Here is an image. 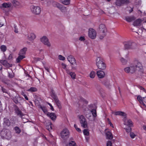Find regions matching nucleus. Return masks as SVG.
Segmentation results:
<instances>
[{
    "label": "nucleus",
    "mask_w": 146,
    "mask_h": 146,
    "mask_svg": "<svg viewBox=\"0 0 146 146\" xmlns=\"http://www.w3.org/2000/svg\"><path fill=\"white\" fill-rule=\"evenodd\" d=\"M58 58L60 60H64L65 59V57L61 55L58 56Z\"/></svg>",
    "instance_id": "51"
},
{
    "label": "nucleus",
    "mask_w": 146,
    "mask_h": 146,
    "mask_svg": "<svg viewBox=\"0 0 146 146\" xmlns=\"http://www.w3.org/2000/svg\"><path fill=\"white\" fill-rule=\"evenodd\" d=\"M79 39L81 41H84L85 40V38L84 36H81Z\"/></svg>",
    "instance_id": "59"
},
{
    "label": "nucleus",
    "mask_w": 146,
    "mask_h": 146,
    "mask_svg": "<svg viewBox=\"0 0 146 146\" xmlns=\"http://www.w3.org/2000/svg\"><path fill=\"white\" fill-rule=\"evenodd\" d=\"M14 129L15 131V133L17 134H19L21 132V130L18 127L16 126L15 127Z\"/></svg>",
    "instance_id": "35"
},
{
    "label": "nucleus",
    "mask_w": 146,
    "mask_h": 146,
    "mask_svg": "<svg viewBox=\"0 0 146 146\" xmlns=\"http://www.w3.org/2000/svg\"><path fill=\"white\" fill-rule=\"evenodd\" d=\"M14 32L16 33H18V29L17 28V26L15 24L14 25Z\"/></svg>",
    "instance_id": "53"
},
{
    "label": "nucleus",
    "mask_w": 146,
    "mask_h": 146,
    "mask_svg": "<svg viewBox=\"0 0 146 146\" xmlns=\"http://www.w3.org/2000/svg\"><path fill=\"white\" fill-rule=\"evenodd\" d=\"M120 60L122 64H125L127 62V60L123 58H122Z\"/></svg>",
    "instance_id": "42"
},
{
    "label": "nucleus",
    "mask_w": 146,
    "mask_h": 146,
    "mask_svg": "<svg viewBox=\"0 0 146 146\" xmlns=\"http://www.w3.org/2000/svg\"><path fill=\"white\" fill-rule=\"evenodd\" d=\"M115 115H119L124 116V118H126L127 116L125 113L120 111L115 112Z\"/></svg>",
    "instance_id": "23"
},
{
    "label": "nucleus",
    "mask_w": 146,
    "mask_h": 146,
    "mask_svg": "<svg viewBox=\"0 0 146 146\" xmlns=\"http://www.w3.org/2000/svg\"><path fill=\"white\" fill-rule=\"evenodd\" d=\"M79 119L81 126L84 128L87 127V122L84 116L82 115H80Z\"/></svg>",
    "instance_id": "5"
},
{
    "label": "nucleus",
    "mask_w": 146,
    "mask_h": 146,
    "mask_svg": "<svg viewBox=\"0 0 146 146\" xmlns=\"http://www.w3.org/2000/svg\"><path fill=\"white\" fill-rule=\"evenodd\" d=\"M15 110L17 115L20 116V117H22L24 115V114L22 113L21 111L20 110L19 108L18 107H16Z\"/></svg>",
    "instance_id": "17"
},
{
    "label": "nucleus",
    "mask_w": 146,
    "mask_h": 146,
    "mask_svg": "<svg viewBox=\"0 0 146 146\" xmlns=\"http://www.w3.org/2000/svg\"><path fill=\"white\" fill-rule=\"evenodd\" d=\"M97 75L99 78H103L105 76V73L102 70L98 71L97 72Z\"/></svg>",
    "instance_id": "15"
},
{
    "label": "nucleus",
    "mask_w": 146,
    "mask_h": 146,
    "mask_svg": "<svg viewBox=\"0 0 146 146\" xmlns=\"http://www.w3.org/2000/svg\"><path fill=\"white\" fill-rule=\"evenodd\" d=\"M62 67L64 69H66V65L65 64L62 63L61 64Z\"/></svg>",
    "instance_id": "56"
},
{
    "label": "nucleus",
    "mask_w": 146,
    "mask_h": 146,
    "mask_svg": "<svg viewBox=\"0 0 146 146\" xmlns=\"http://www.w3.org/2000/svg\"><path fill=\"white\" fill-rule=\"evenodd\" d=\"M1 63L7 68H9L11 66V65L6 60H1Z\"/></svg>",
    "instance_id": "22"
},
{
    "label": "nucleus",
    "mask_w": 146,
    "mask_h": 146,
    "mask_svg": "<svg viewBox=\"0 0 146 146\" xmlns=\"http://www.w3.org/2000/svg\"><path fill=\"white\" fill-rule=\"evenodd\" d=\"M109 124L112 127H113V125L112 124V123L110 122V121L109 122Z\"/></svg>",
    "instance_id": "61"
},
{
    "label": "nucleus",
    "mask_w": 146,
    "mask_h": 146,
    "mask_svg": "<svg viewBox=\"0 0 146 146\" xmlns=\"http://www.w3.org/2000/svg\"><path fill=\"white\" fill-rule=\"evenodd\" d=\"M143 128L146 131V125H144L143 126Z\"/></svg>",
    "instance_id": "64"
},
{
    "label": "nucleus",
    "mask_w": 146,
    "mask_h": 146,
    "mask_svg": "<svg viewBox=\"0 0 146 146\" xmlns=\"http://www.w3.org/2000/svg\"><path fill=\"white\" fill-rule=\"evenodd\" d=\"M130 137L132 139L134 138L136 136V135L134 133L132 132H130Z\"/></svg>",
    "instance_id": "54"
},
{
    "label": "nucleus",
    "mask_w": 146,
    "mask_h": 146,
    "mask_svg": "<svg viewBox=\"0 0 146 146\" xmlns=\"http://www.w3.org/2000/svg\"><path fill=\"white\" fill-rule=\"evenodd\" d=\"M125 71L127 73H128L129 72H130V68L129 67H127L125 68L124 69Z\"/></svg>",
    "instance_id": "47"
},
{
    "label": "nucleus",
    "mask_w": 146,
    "mask_h": 146,
    "mask_svg": "<svg viewBox=\"0 0 146 146\" xmlns=\"http://www.w3.org/2000/svg\"><path fill=\"white\" fill-rule=\"evenodd\" d=\"M40 40L44 45H47L48 47L50 46V44L49 42L48 38L46 36H43L41 38Z\"/></svg>",
    "instance_id": "11"
},
{
    "label": "nucleus",
    "mask_w": 146,
    "mask_h": 146,
    "mask_svg": "<svg viewBox=\"0 0 146 146\" xmlns=\"http://www.w3.org/2000/svg\"><path fill=\"white\" fill-rule=\"evenodd\" d=\"M69 136V130L66 129H63L61 132L60 136L63 139L65 140L68 138Z\"/></svg>",
    "instance_id": "7"
},
{
    "label": "nucleus",
    "mask_w": 146,
    "mask_h": 146,
    "mask_svg": "<svg viewBox=\"0 0 146 146\" xmlns=\"http://www.w3.org/2000/svg\"><path fill=\"white\" fill-rule=\"evenodd\" d=\"M142 20L140 19H138L135 21L133 23V25L134 26H139L142 22Z\"/></svg>",
    "instance_id": "24"
},
{
    "label": "nucleus",
    "mask_w": 146,
    "mask_h": 146,
    "mask_svg": "<svg viewBox=\"0 0 146 146\" xmlns=\"http://www.w3.org/2000/svg\"><path fill=\"white\" fill-rule=\"evenodd\" d=\"M91 112L94 118V120L97 116L96 110L95 109H92L91 110Z\"/></svg>",
    "instance_id": "30"
},
{
    "label": "nucleus",
    "mask_w": 146,
    "mask_h": 146,
    "mask_svg": "<svg viewBox=\"0 0 146 146\" xmlns=\"http://www.w3.org/2000/svg\"><path fill=\"white\" fill-rule=\"evenodd\" d=\"M13 5V6L16 7L19 5V2L17 1L13 0L12 2Z\"/></svg>",
    "instance_id": "38"
},
{
    "label": "nucleus",
    "mask_w": 146,
    "mask_h": 146,
    "mask_svg": "<svg viewBox=\"0 0 146 146\" xmlns=\"http://www.w3.org/2000/svg\"><path fill=\"white\" fill-rule=\"evenodd\" d=\"M90 76L91 78H94L95 76V72L94 71H92L90 74Z\"/></svg>",
    "instance_id": "43"
},
{
    "label": "nucleus",
    "mask_w": 146,
    "mask_h": 146,
    "mask_svg": "<svg viewBox=\"0 0 146 146\" xmlns=\"http://www.w3.org/2000/svg\"><path fill=\"white\" fill-rule=\"evenodd\" d=\"M20 100L21 98L18 96H15L13 99V102L16 104L19 103V102L20 101Z\"/></svg>",
    "instance_id": "28"
},
{
    "label": "nucleus",
    "mask_w": 146,
    "mask_h": 146,
    "mask_svg": "<svg viewBox=\"0 0 146 146\" xmlns=\"http://www.w3.org/2000/svg\"><path fill=\"white\" fill-rule=\"evenodd\" d=\"M40 108L45 113H47V110L45 106H40Z\"/></svg>",
    "instance_id": "37"
},
{
    "label": "nucleus",
    "mask_w": 146,
    "mask_h": 146,
    "mask_svg": "<svg viewBox=\"0 0 146 146\" xmlns=\"http://www.w3.org/2000/svg\"><path fill=\"white\" fill-rule=\"evenodd\" d=\"M99 30L101 32H102L103 34L102 36H100L99 38L100 39H102L106 35V33L107 31V29L105 26L104 24H101L99 26Z\"/></svg>",
    "instance_id": "6"
},
{
    "label": "nucleus",
    "mask_w": 146,
    "mask_h": 146,
    "mask_svg": "<svg viewBox=\"0 0 146 146\" xmlns=\"http://www.w3.org/2000/svg\"><path fill=\"white\" fill-rule=\"evenodd\" d=\"M29 40L31 41L34 39L36 37L35 34L34 33H30L28 36Z\"/></svg>",
    "instance_id": "26"
},
{
    "label": "nucleus",
    "mask_w": 146,
    "mask_h": 146,
    "mask_svg": "<svg viewBox=\"0 0 146 146\" xmlns=\"http://www.w3.org/2000/svg\"><path fill=\"white\" fill-rule=\"evenodd\" d=\"M27 91L28 92H36L37 91V89L36 88L31 87L29 89H28Z\"/></svg>",
    "instance_id": "34"
},
{
    "label": "nucleus",
    "mask_w": 146,
    "mask_h": 146,
    "mask_svg": "<svg viewBox=\"0 0 146 146\" xmlns=\"http://www.w3.org/2000/svg\"><path fill=\"white\" fill-rule=\"evenodd\" d=\"M51 96L54 99L56 105L59 109L61 108V103L59 100L58 98L55 94L54 91L52 89L50 92Z\"/></svg>",
    "instance_id": "3"
},
{
    "label": "nucleus",
    "mask_w": 146,
    "mask_h": 146,
    "mask_svg": "<svg viewBox=\"0 0 146 146\" xmlns=\"http://www.w3.org/2000/svg\"><path fill=\"white\" fill-rule=\"evenodd\" d=\"M68 74H69L71 78L73 79L75 78L76 74L74 72H70L69 71L66 70Z\"/></svg>",
    "instance_id": "33"
},
{
    "label": "nucleus",
    "mask_w": 146,
    "mask_h": 146,
    "mask_svg": "<svg viewBox=\"0 0 146 146\" xmlns=\"http://www.w3.org/2000/svg\"><path fill=\"white\" fill-rule=\"evenodd\" d=\"M67 59L71 64L73 65L76 64V60L73 56L72 55L69 56L68 57Z\"/></svg>",
    "instance_id": "14"
},
{
    "label": "nucleus",
    "mask_w": 146,
    "mask_h": 146,
    "mask_svg": "<svg viewBox=\"0 0 146 146\" xmlns=\"http://www.w3.org/2000/svg\"><path fill=\"white\" fill-rule=\"evenodd\" d=\"M8 76L10 78H12L14 76V74L13 73H8Z\"/></svg>",
    "instance_id": "50"
},
{
    "label": "nucleus",
    "mask_w": 146,
    "mask_h": 146,
    "mask_svg": "<svg viewBox=\"0 0 146 146\" xmlns=\"http://www.w3.org/2000/svg\"><path fill=\"white\" fill-rule=\"evenodd\" d=\"M106 138L107 139H112L113 138V136L112 134L109 131H107L106 133Z\"/></svg>",
    "instance_id": "29"
},
{
    "label": "nucleus",
    "mask_w": 146,
    "mask_h": 146,
    "mask_svg": "<svg viewBox=\"0 0 146 146\" xmlns=\"http://www.w3.org/2000/svg\"><path fill=\"white\" fill-rule=\"evenodd\" d=\"M53 126V125L50 123V124L46 126V128L49 131L52 129Z\"/></svg>",
    "instance_id": "40"
},
{
    "label": "nucleus",
    "mask_w": 146,
    "mask_h": 146,
    "mask_svg": "<svg viewBox=\"0 0 146 146\" xmlns=\"http://www.w3.org/2000/svg\"><path fill=\"white\" fill-rule=\"evenodd\" d=\"M12 58V55L11 54H10L8 56V59L9 60H11Z\"/></svg>",
    "instance_id": "55"
},
{
    "label": "nucleus",
    "mask_w": 146,
    "mask_h": 146,
    "mask_svg": "<svg viewBox=\"0 0 146 146\" xmlns=\"http://www.w3.org/2000/svg\"><path fill=\"white\" fill-rule=\"evenodd\" d=\"M25 57V56L24 55H19V56H18L16 59V62L17 63H18L20 62Z\"/></svg>",
    "instance_id": "31"
},
{
    "label": "nucleus",
    "mask_w": 146,
    "mask_h": 146,
    "mask_svg": "<svg viewBox=\"0 0 146 146\" xmlns=\"http://www.w3.org/2000/svg\"><path fill=\"white\" fill-rule=\"evenodd\" d=\"M70 0H63L62 2L65 5H67L70 4Z\"/></svg>",
    "instance_id": "39"
},
{
    "label": "nucleus",
    "mask_w": 146,
    "mask_h": 146,
    "mask_svg": "<svg viewBox=\"0 0 146 146\" xmlns=\"http://www.w3.org/2000/svg\"><path fill=\"white\" fill-rule=\"evenodd\" d=\"M83 133L84 135L88 136L89 135V133L87 129H84L83 131Z\"/></svg>",
    "instance_id": "41"
},
{
    "label": "nucleus",
    "mask_w": 146,
    "mask_h": 146,
    "mask_svg": "<svg viewBox=\"0 0 146 146\" xmlns=\"http://www.w3.org/2000/svg\"><path fill=\"white\" fill-rule=\"evenodd\" d=\"M0 49L2 52H4L6 50L7 48L5 45H3L0 46Z\"/></svg>",
    "instance_id": "36"
},
{
    "label": "nucleus",
    "mask_w": 146,
    "mask_h": 146,
    "mask_svg": "<svg viewBox=\"0 0 146 146\" xmlns=\"http://www.w3.org/2000/svg\"><path fill=\"white\" fill-rule=\"evenodd\" d=\"M135 19V18L133 16H127L125 18L126 21L128 22H131L134 21Z\"/></svg>",
    "instance_id": "18"
},
{
    "label": "nucleus",
    "mask_w": 146,
    "mask_h": 146,
    "mask_svg": "<svg viewBox=\"0 0 146 146\" xmlns=\"http://www.w3.org/2000/svg\"><path fill=\"white\" fill-rule=\"evenodd\" d=\"M112 143L110 141H108L107 143V146H112Z\"/></svg>",
    "instance_id": "57"
},
{
    "label": "nucleus",
    "mask_w": 146,
    "mask_h": 146,
    "mask_svg": "<svg viewBox=\"0 0 146 146\" xmlns=\"http://www.w3.org/2000/svg\"><path fill=\"white\" fill-rule=\"evenodd\" d=\"M96 64L98 68L101 70H104L106 68V65L102 58L98 57L96 60Z\"/></svg>",
    "instance_id": "2"
},
{
    "label": "nucleus",
    "mask_w": 146,
    "mask_h": 146,
    "mask_svg": "<svg viewBox=\"0 0 146 146\" xmlns=\"http://www.w3.org/2000/svg\"><path fill=\"white\" fill-rule=\"evenodd\" d=\"M47 115L53 121L55 120L56 117V115L53 113L48 112L47 113Z\"/></svg>",
    "instance_id": "16"
},
{
    "label": "nucleus",
    "mask_w": 146,
    "mask_h": 146,
    "mask_svg": "<svg viewBox=\"0 0 146 146\" xmlns=\"http://www.w3.org/2000/svg\"><path fill=\"white\" fill-rule=\"evenodd\" d=\"M134 65L133 66H131L130 73H133L136 70L142 72V71L143 67L141 64L138 62V61H136L134 62Z\"/></svg>",
    "instance_id": "1"
},
{
    "label": "nucleus",
    "mask_w": 146,
    "mask_h": 146,
    "mask_svg": "<svg viewBox=\"0 0 146 146\" xmlns=\"http://www.w3.org/2000/svg\"><path fill=\"white\" fill-rule=\"evenodd\" d=\"M10 122L9 119L7 118H4L3 119V125L5 126H9Z\"/></svg>",
    "instance_id": "21"
},
{
    "label": "nucleus",
    "mask_w": 146,
    "mask_h": 146,
    "mask_svg": "<svg viewBox=\"0 0 146 146\" xmlns=\"http://www.w3.org/2000/svg\"><path fill=\"white\" fill-rule=\"evenodd\" d=\"M31 9L32 13L36 15L39 14L41 12V9L39 6H35L33 5L31 7Z\"/></svg>",
    "instance_id": "8"
},
{
    "label": "nucleus",
    "mask_w": 146,
    "mask_h": 146,
    "mask_svg": "<svg viewBox=\"0 0 146 146\" xmlns=\"http://www.w3.org/2000/svg\"><path fill=\"white\" fill-rule=\"evenodd\" d=\"M131 127H128L127 128H125V130L127 133L131 132Z\"/></svg>",
    "instance_id": "48"
},
{
    "label": "nucleus",
    "mask_w": 146,
    "mask_h": 146,
    "mask_svg": "<svg viewBox=\"0 0 146 146\" xmlns=\"http://www.w3.org/2000/svg\"><path fill=\"white\" fill-rule=\"evenodd\" d=\"M133 7L131 8V9L129 10V13H131L133 11Z\"/></svg>",
    "instance_id": "63"
},
{
    "label": "nucleus",
    "mask_w": 146,
    "mask_h": 146,
    "mask_svg": "<svg viewBox=\"0 0 146 146\" xmlns=\"http://www.w3.org/2000/svg\"><path fill=\"white\" fill-rule=\"evenodd\" d=\"M130 3V0H116L115 4L117 6H120L124 5H127Z\"/></svg>",
    "instance_id": "9"
},
{
    "label": "nucleus",
    "mask_w": 146,
    "mask_h": 146,
    "mask_svg": "<svg viewBox=\"0 0 146 146\" xmlns=\"http://www.w3.org/2000/svg\"><path fill=\"white\" fill-rule=\"evenodd\" d=\"M138 87L141 90H142V91L146 94V90L144 88L140 86H139Z\"/></svg>",
    "instance_id": "46"
},
{
    "label": "nucleus",
    "mask_w": 146,
    "mask_h": 146,
    "mask_svg": "<svg viewBox=\"0 0 146 146\" xmlns=\"http://www.w3.org/2000/svg\"><path fill=\"white\" fill-rule=\"evenodd\" d=\"M143 101L145 103H146V95L145 97H143Z\"/></svg>",
    "instance_id": "62"
},
{
    "label": "nucleus",
    "mask_w": 146,
    "mask_h": 146,
    "mask_svg": "<svg viewBox=\"0 0 146 146\" xmlns=\"http://www.w3.org/2000/svg\"><path fill=\"white\" fill-rule=\"evenodd\" d=\"M7 132L6 134L5 138H6L8 139H10L11 137V132L8 129L7 130Z\"/></svg>",
    "instance_id": "27"
},
{
    "label": "nucleus",
    "mask_w": 146,
    "mask_h": 146,
    "mask_svg": "<svg viewBox=\"0 0 146 146\" xmlns=\"http://www.w3.org/2000/svg\"><path fill=\"white\" fill-rule=\"evenodd\" d=\"M124 49L125 50L132 49L133 48V43L131 41H124L123 42Z\"/></svg>",
    "instance_id": "4"
},
{
    "label": "nucleus",
    "mask_w": 146,
    "mask_h": 146,
    "mask_svg": "<svg viewBox=\"0 0 146 146\" xmlns=\"http://www.w3.org/2000/svg\"><path fill=\"white\" fill-rule=\"evenodd\" d=\"M76 145V143L75 142L73 141H70L69 143V146H75Z\"/></svg>",
    "instance_id": "44"
},
{
    "label": "nucleus",
    "mask_w": 146,
    "mask_h": 146,
    "mask_svg": "<svg viewBox=\"0 0 146 146\" xmlns=\"http://www.w3.org/2000/svg\"><path fill=\"white\" fill-rule=\"evenodd\" d=\"M48 104L50 106V109L52 111H53L54 110V108L52 105L49 103H48Z\"/></svg>",
    "instance_id": "58"
},
{
    "label": "nucleus",
    "mask_w": 146,
    "mask_h": 146,
    "mask_svg": "<svg viewBox=\"0 0 146 146\" xmlns=\"http://www.w3.org/2000/svg\"><path fill=\"white\" fill-rule=\"evenodd\" d=\"M56 5L57 7L60 9H61L62 8H64V7H63L62 5L58 3H56Z\"/></svg>",
    "instance_id": "52"
},
{
    "label": "nucleus",
    "mask_w": 146,
    "mask_h": 146,
    "mask_svg": "<svg viewBox=\"0 0 146 146\" xmlns=\"http://www.w3.org/2000/svg\"><path fill=\"white\" fill-rule=\"evenodd\" d=\"M12 5V4L9 3H4L2 4L1 8L2 9L3 8H8L10 7Z\"/></svg>",
    "instance_id": "19"
},
{
    "label": "nucleus",
    "mask_w": 146,
    "mask_h": 146,
    "mask_svg": "<svg viewBox=\"0 0 146 146\" xmlns=\"http://www.w3.org/2000/svg\"><path fill=\"white\" fill-rule=\"evenodd\" d=\"M23 96L25 97V99L27 100H28V98L27 96L25 94V95H24Z\"/></svg>",
    "instance_id": "60"
},
{
    "label": "nucleus",
    "mask_w": 146,
    "mask_h": 146,
    "mask_svg": "<svg viewBox=\"0 0 146 146\" xmlns=\"http://www.w3.org/2000/svg\"><path fill=\"white\" fill-rule=\"evenodd\" d=\"M123 120L124 125H126L128 127H132L133 126V123L131 119H127L126 118H125Z\"/></svg>",
    "instance_id": "12"
},
{
    "label": "nucleus",
    "mask_w": 146,
    "mask_h": 146,
    "mask_svg": "<svg viewBox=\"0 0 146 146\" xmlns=\"http://www.w3.org/2000/svg\"><path fill=\"white\" fill-rule=\"evenodd\" d=\"M137 99L141 104V107L142 108H146V106L144 103L143 98L140 95H138L137 97Z\"/></svg>",
    "instance_id": "13"
},
{
    "label": "nucleus",
    "mask_w": 146,
    "mask_h": 146,
    "mask_svg": "<svg viewBox=\"0 0 146 146\" xmlns=\"http://www.w3.org/2000/svg\"><path fill=\"white\" fill-rule=\"evenodd\" d=\"M74 127L76 129V130L79 133L81 132V130L80 128L78 127L75 124L74 125Z\"/></svg>",
    "instance_id": "49"
},
{
    "label": "nucleus",
    "mask_w": 146,
    "mask_h": 146,
    "mask_svg": "<svg viewBox=\"0 0 146 146\" xmlns=\"http://www.w3.org/2000/svg\"><path fill=\"white\" fill-rule=\"evenodd\" d=\"M102 84L104 85L106 87L108 88H110L111 85L110 84V81L107 80H105L102 82Z\"/></svg>",
    "instance_id": "25"
},
{
    "label": "nucleus",
    "mask_w": 146,
    "mask_h": 146,
    "mask_svg": "<svg viewBox=\"0 0 146 146\" xmlns=\"http://www.w3.org/2000/svg\"><path fill=\"white\" fill-rule=\"evenodd\" d=\"M96 32L94 29L92 28L89 29L88 36L90 38L92 39H94L96 37Z\"/></svg>",
    "instance_id": "10"
},
{
    "label": "nucleus",
    "mask_w": 146,
    "mask_h": 146,
    "mask_svg": "<svg viewBox=\"0 0 146 146\" xmlns=\"http://www.w3.org/2000/svg\"><path fill=\"white\" fill-rule=\"evenodd\" d=\"M80 101L81 102H82L86 104H87L88 103V102L86 101L85 99L83 98L82 97H80Z\"/></svg>",
    "instance_id": "45"
},
{
    "label": "nucleus",
    "mask_w": 146,
    "mask_h": 146,
    "mask_svg": "<svg viewBox=\"0 0 146 146\" xmlns=\"http://www.w3.org/2000/svg\"><path fill=\"white\" fill-rule=\"evenodd\" d=\"M27 50V48L26 47L24 48L20 51L19 53V55H24L25 54Z\"/></svg>",
    "instance_id": "32"
},
{
    "label": "nucleus",
    "mask_w": 146,
    "mask_h": 146,
    "mask_svg": "<svg viewBox=\"0 0 146 146\" xmlns=\"http://www.w3.org/2000/svg\"><path fill=\"white\" fill-rule=\"evenodd\" d=\"M7 129H3L1 131L0 133V134L1 137L2 139H4L5 138L6 134L7 132Z\"/></svg>",
    "instance_id": "20"
}]
</instances>
